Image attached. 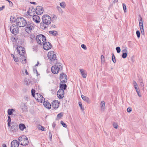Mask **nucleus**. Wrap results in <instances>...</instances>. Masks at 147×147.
I'll list each match as a JSON object with an SVG mask.
<instances>
[{
  "mask_svg": "<svg viewBox=\"0 0 147 147\" xmlns=\"http://www.w3.org/2000/svg\"><path fill=\"white\" fill-rule=\"evenodd\" d=\"M42 20L43 23H40V26L42 29H45L46 28V26H45L43 24L47 25H49L51 22V19L50 16L48 15H46L42 16Z\"/></svg>",
  "mask_w": 147,
  "mask_h": 147,
  "instance_id": "obj_1",
  "label": "nucleus"
},
{
  "mask_svg": "<svg viewBox=\"0 0 147 147\" xmlns=\"http://www.w3.org/2000/svg\"><path fill=\"white\" fill-rule=\"evenodd\" d=\"M11 19L12 18L10 19V21L11 22L13 23L16 21V24L20 27L25 26L27 22L26 20L23 17L18 18L16 19H14V20L13 21H12Z\"/></svg>",
  "mask_w": 147,
  "mask_h": 147,
  "instance_id": "obj_2",
  "label": "nucleus"
},
{
  "mask_svg": "<svg viewBox=\"0 0 147 147\" xmlns=\"http://www.w3.org/2000/svg\"><path fill=\"white\" fill-rule=\"evenodd\" d=\"M47 57L51 61V62L53 61V63L57 65L58 63V60L56 59V55L54 54L53 51H49Z\"/></svg>",
  "mask_w": 147,
  "mask_h": 147,
  "instance_id": "obj_3",
  "label": "nucleus"
},
{
  "mask_svg": "<svg viewBox=\"0 0 147 147\" xmlns=\"http://www.w3.org/2000/svg\"><path fill=\"white\" fill-rule=\"evenodd\" d=\"M36 38L37 43L41 46L46 40V37L42 34L37 35L36 36Z\"/></svg>",
  "mask_w": 147,
  "mask_h": 147,
  "instance_id": "obj_4",
  "label": "nucleus"
},
{
  "mask_svg": "<svg viewBox=\"0 0 147 147\" xmlns=\"http://www.w3.org/2000/svg\"><path fill=\"white\" fill-rule=\"evenodd\" d=\"M57 65L53 66L51 68V71L53 74H58L59 72L62 70V66L60 63H57Z\"/></svg>",
  "mask_w": 147,
  "mask_h": 147,
  "instance_id": "obj_5",
  "label": "nucleus"
},
{
  "mask_svg": "<svg viewBox=\"0 0 147 147\" xmlns=\"http://www.w3.org/2000/svg\"><path fill=\"white\" fill-rule=\"evenodd\" d=\"M18 142L20 144L23 146H26L28 143V139L25 136L20 137L18 139Z\"/></svg>",
  "mask_w": 147,
  "mask_h": 147,
  "instance_id": "obj_6",
  "label": "nucleus"
},
{
  "mask_svg": "<svg viewBox=\"0 0 147 147\" xmlns=\"http://www.w3.org/2000/svg\"><path fill=\"white\" fill-rule=\"evenodd\" d=\"M26 26L25 30L28 34L31 32V30L33 29L34 27V24L31 21L28 22Z\"/></svg>",
  "mask_w": 147,
  "mask_h": 147,
  "instance_id": "obj_7",
  "label": "nucleus"
},
{
  "mask_svg": "<svg viewBox=\"0 0 147 147\" xmlns=\"http://www.w3.org/2000/svg\"><path fill=\"white\" fill-rule=\"evenodd\" d=\"M10 31L12 34L16 35L18 33L19 28L17 25L13 24L10 27Z\"/></svg>",
  "mask_w": 147,
  "mask_h": 147,
  "instance_id": "obj_8",
  "label": "nucleus"
},
{
  "mask_svg": "<svg viewBox=\"0 0 147 147\" xmlns=\"http://www.w3.org/2000/svg\"><path fill=\"white\" fill-rule=\"evenodd\" d=\"M35 99L38 102H42V101L45 100L43 96L40 94L36 93L34 97Z\"/></svg>",
  "mask_w": 147,
  "mask_h": 147,
  "instance_id": "obj_9",
  "label": "nucleus"
},
{
  "mask_svg": "<svg viewBox=\"0 0 147 147\" xmlns=\"http://www.w3.org/2000/svg\"><path fill=\"white\" fill-rule=\"evenodd\" d=\"M60 82L66 83L67 80V77L66 74H60L59 78Z\"/></svg>",
  "mask_w": 147,
  "mask_h": 147,
  "instance_id": "obj_10",
  "label": "nucleus"
},
{
  "mask_svg": "<svg viewBox=\"0 0 147 147\" xmlns=\"http://www.w3.org/2000/svg\"><path fill=\"white\" fill-rule=\"evenodd\" d=\"M43 48L44 49L46 50H48L51 48L52 45L49 42L45 41L42 44Z\"/></svg>",
  "mask_w": 147,
  "mask_h": 147,
  "instance_id": "obj_11",
  "label": "nucleus"
},
{
  "mask_svg": "<svg viewBox=\"0 0 147 147\" xmlns=\"http://www.w3.org/2000/svg\"><path fill=\"white\" fill-rule=\"evenodd\" d=\"M43 12V8L41 6H37L35 9V12L38 15H41Z\"/></svg>",
  "mask_w": 147,
  "mask_h": 147,
  "instance_id": "obj_12",
  "label": "nucleus"
},
{
  "mask_svg": "<svg viewBox=\"0 0 147 147\" xmlns=\"http://www.w3.org/2000/svg\"><path fill=\"white\" fill-rule=\"evenodd\" d=\"M64 90H59L57 92V95L58 97L60 99L63 98L64 96Z\"/></svg>",
  "mask_w": 147,
  "mask_h": 147,
  "instance_id": "obj_13",
  "label": "nucleus"
},
{
  "mask_svg": "<svg viewBox=\"0 0 147 147\" xmlns=\"http://www.w3.org/2000/svg\"><path fill=\"white\" fill-rule=\"evenodd\" d=\"M23 47L21 46H18L17 47V50L19 54L23 56L25 51L23 49Z\"/></svg>",
  "mask_w": 147,
  "mask_h": 147,
  "instance_id": "obj_14",
  "label": "nucleus"
},
{
  "mask_svg": "<svg viewBox=\"0 0 147 147\" xmlns=\"http://www.w3.org/2000/svg\"><path fill=\"white\" fill-rule=\"evenodd\" d=\"M33 20L36 23L38 24L40 21V18L37 15H34L32 16Z\"/></svg>",
  "mask_w": 147,
  "mask_h": 147,
  "instance_id": "obj_15",
  "label": "nucleus"
},
{
  "mask_svg": "<svg viewBox=\"0 0 147 147\" xmlns=\"http://www.w3.org/2000/svg\"><path fill=\"white\" fill-rule=\"evenodd\" d=\"M35 9L32 7L30 8L29 10L28 11L27 13L29 15L32 16L35 14Z\"/></svg>",
  "mask_w": 147,
  "mask_h": 147,
  "instance_id": "obj_16",
  "label": "nucleus"
},
{
  "mask_svg": "<svg viewBox=\"0 0 147 147\" xmlns=\"http://www.w3.org/2000/svg\"><path fill=\"white\" fill-rule=\"evenodd\" d=\"M59 102L58 100L54 101L52 103V107L54 109H56L59 106Z\"/></svg>",
  "mask_w": 147,
  "mask_h": 147,
  "instance_id": "obj_17",
  "label": "nucleus"
},
{
  "mask_svg": "<svg viewBox=\"0 0 147 147\" xmlns=\"http://www.w3.org/2000/svg\"><path fill=\"white\" fill-rule=\"evenodd\" d=\"M19 142L16 140H13L11 143V147H18Z\"/></svg>",
  "mask_w": 147,
  "mask_h": 147,
  "instance_id": "obj_18",
  "label": "nucleus"
},
{
  "mask_svg": "<svg viewBox=\"0 0 147 147\" xmlns=\"http://www.w3.org/2000/svg\"><path fill=\"white\" fill-rule=\"evenodd\" d=\"M59 90H63L66 89L67 88V86L66 84V83H63L60 82L59 83Z\"/></svg>",
  "mask_w": 147,
  "mask_h": 147,
  "instance_id": "obj_19",
  "label": "nucleus"
},
{
  "mask_svg": "<svg viewBox=\"0 0 147 147\" xmlns=\"http://www.w3.org/2000/svg\"><path fill=\"white\" fill-rule=\"evenodd\" d=\"M43 105L45 108L48 109H50L51 108V105L49 102L44 101L43 102Z\"/></svg>",
  "mask_w": 147,
  "mask_h": 147,
  "instance_id": "obj_20",
  "label": "nucleus"
},
{
  "mask_svg": "<svg viewBox=\"0 0 147 147\" xmlns=\"http://www.w3.org/2000/svg\"><path fill=\"white\" fill-rule=\"evenodd\" d=\"M81 97L82 99L85 102H87L88 103H89L90 102V100L89 98L85 96H84L83 95H82Z\"/></svg>",
  "mask_w": 147,
  "mask_h": 147,
  "instance_id": "obj_21",
  "label": "nucleus"
},
{
  "mask_svg": "<svg viewBox=\"0 0 147 147\" xmlns=\"http://www.w3.org/2000/svg\"><path fill=\"white\" fill-rule=\"evenodd\" d=\"M100 107L101 110L103 111L105 109V103L104 101H101L100 103Z\"/></svg>",
  "mask_w": 147,
  "mask_h": 147,
  "instance_id": "obj_22",
  "label": "nucleus"
},
{
  "mask_svg": "<svg viewBox=\"0 0 147 147\" xmlns=\"http://www.w3.org/2000/svg\"><path fill=\"white\" fill-rule=\"evenodd\" d=\"M140 19L139 20V24L140 28H143V26L142 22V19L141 16L139 15Z\"/></svg>",
  "mask_w": 147,
  "mask_h": 147,
  "instance_id": "obj_23",
  "label": "nucleus"
},
{
  "mask_svg": "<svg viewBox=\"0 0 147 147\" xmlns=\"http://www.w3.org/2000/svg\"><path fill=\"white\" fill-rule=\"evenodd\" d=\"M19 128L20 130L21 131H23L26 128L25 125L22 123L20 124L19 125Z\"/></svg>",
  "mask_w": 147,
  "mask_h": 147,
  "instance_id": "obj_24",
  "label": "nucleus"
},
{
  "mask_svg": "<svg viewBox=\"0 0 147 147\" xmlns=\"http://www.w3.org/2000/svg\"><path fill=\"white\" fill-rule=\"evenodd\" d=\"M49 33L53 36H56L58 35L57 32L55 30L50 31H49Z\"/></svg>",
  "mask_w": 147,
  "mask_h": 147,
  "instance_id": "obj_25",
  "label": "nucleus"
},
{
  "mask_svg": "<svg viewBox=\"0 0 147 147\" xmlns=\"http://www.w3.org/2000/svg\"><path fill=\"white\" fill-rule=\"evenodd\" d=\"M15 110L13 109H8L7 110V113L9 115H11L13 113V112H14Z\"/></svg>",
  "mask_w": 147,
  "mask_h": 147,
  "instance_id": "obj_26",
  "label": "nucleus"
},
{
  "mask_svg": "<svg viewBox=\"0 0 147 147\" xmlns=\"http://www.w3.org/2000/svg\"><path fill=\"white\" fill-rule=\"evenodd\" d=\"M34 51L37 52L38 51V46L37 45H34L32 48Z\"/></svg>",
  "mask_w": 147,
  "mask_h": 147,
  "instance_id": "obj_27",
  "label": "nucleus"
},
{
  "mask_svg": "<svg viewBox=\"0 0 147 147\" xmlns=\"http://www.w3.org/2000/svg\"><path fill=\"white\" fill-rule=\"evenodd\" d=\"M7 122L8 125V127H10L11 125V119L10 116H8V117Z\"/></svg>",
  "mask_w": 147,
  "mask_h": 147,
  "instance_id": "obj_28",
  "label": "nucleus"
},
{
  "mask_svg": "<svg viewBox=\"0 0 147 147\" xmlns=\"http://www.w3.org/2000/svg\"><path fill=\"white\" fill-rule=\"evenodd\" d=\"M35 37L34 35H30L29 38L30 39L31 42L32 43L33 42L34 38Z\"/></svg>",
  "mask_w": 147,
  "mask_h": 147,
  "instance_id": "obj_29",
  "label": "nucleus"
},
{
  "mask_svg": "<svg viewBox=\"0 0 147 147\" xmlns=\"http://www.w3.org/2000/svg\"><path fill=\"white\" fill-rule=\"evenodd\" d=\"M11 56L12 57H13L14 61L15 62H18V58L16 57L13 54H11Z\"/></svg>",
  "mask_w": 147,
  "mask_h": 147,
  "instance_id": "obj_30",
  "label": "nucleus"
},
{
  "mask_svg": "<svg viewBox=\"0 0 147 147\" xmlns=\"http://www.w3.org/2000/svg\"><path fill=\"white\" fill-rule=\"evenodd\" d=\"M60 6L62 8H64L65 7V3L64 2H63L60 4Z\"/></svg>",
  "mask_w": 147,
  "mask_h": 147,
  "instance_id": "obj_31",
  "label": "nucleus"
},
{
  "mask_svg": "<svg viewBox=\"0 0 147 147\" xmlns=\"http://www.w3.org/2000/svg\"><path fill=\"white\" fill-rule=\"evenodd\" d=\"M127 53H123L122 55V57L123 59H125L127 57Z\"/></svg>",
  "mask_w": 147,
  "mask_h": 147,
  "instance_id": "obj_32",
  "label": "nucleus"
},
{
  "mask_svg": "<svg viewBox=\"0 0 147 147\" xmlns=\"http://www.w3.org/2000/svg\"><path fill=\"white\" fill-rule=\"evenodd\" d=\"M136 34L138 38H139L140 37V33L139 30H137L136 32Z\"/></svg>",
  "mask_w": 147,
  "mask_h": 147,
  "instance_id": "obj_33",
  "label": "nucleus"
},
{
  "mask_svg": "<svg viewBox=\"0 0 147 147\" xmlns=\"http://www.w3.org/2000/svg\"><path fill=\"white\" fill-rule=\"evenodd\" d=\"M116 50L118 53H119L121 52V49L119 47H117L116 48Z\"/></svg>",
  "mask_w": 147,
  "mask_h": 147,
  "instance_id": "obj_34",
  "label": "nucleus"
},
{
  "mask_svg": "<svg viewBox=\"0 0 147 147\" xmlns=\"http://www.w3.org/2000/svg\"><path fill=\"white\" fill-rule=\"evenodd\" d=\"M63 114L62 113H59L57 115V118L59 119V118H61V117L63 116Z\"/></svg>",
  "mask_w": 147,
  "mask_h": 147,
  "instance_id": "obj_35",
  "label": "nucleus"
},
{
  "mask_svg": "<svg viewBox=\"0 0 147 147\" xmlns=\"http://www.w3.org/2000/svg\"><path fill=\"white\" fill-rule=\"evenodd\" d=\"M101 61L102 63H104L105 62V57L103 55H101Z\"/></svg>",
  "mask_w": 147,
  "mask_h": 147,
  "instance_id": "obj_36",
  "label": "nucleus"
},
{
  "mask_svg": "<svg viewBox=\"0 0 147 147\" xmlns=\"http://www.w3.org/2000/svg\"><path fill=\"white\" fill-rule=\"evenodd\" d=\"M57 9L58 11L60 13L63 12V11L61 9V8L59 6H57Z\"/></svg>",
  "mask_w": 147,
  "mask_h": 147,
  "instance_id": "obj_37",
  "label": "nucleus"
},
{
  "mask_svg": "<svg viewBox=\"0 0 147 147\" xmlns=\"http://www.w3.org/2000/svg\"><path fill=\"white\" fill-rule=\"evenodd\" d=\"M61 123L62 125L63 126L65 127H67V125L63 121H61Z\"/></svg>",
  "mask_w": 147,
  "mask_h": 147,
  "instance_id": "obj_38",
  "label": "nucleus"
},
{
  "mask_svg": "<svg viewBox=\"0 0 147 147\" xmlns=\"http://www.w3.org/2000/svg\"><path fill=\"white\" fill-rule=\"evenodd\" d=\"M112 60L113 63H115L116 62V60L115 58V55H114L113 54V55L112 56Z\"/></svg>",
  "mask_w": 147,
  "mask_h": 147,
  "instance_id": "obj_39",
  "label": "nucleus"
},
{
  "mask_svg": "<svg viewBox=\"0 0 147 147\" xmlns=\"http://www.w3.org/2000/svg\"><path fill=\"white\" fill-rule=\"evenodd\" d=\"M80 72L81 74H86L87 72L86 70H85L84 69H80Z\"/></svg>",
  "mask_w": 147,
  "mask_h": 147,
  "instance_id": "obj_40",
  "label": "nucleus"
},
{
  "mask_svg": "<svg viewBox=\"0 0 147 147\" xmlns=\"http://www.w3.org/2000/svg\"><path fill=\"white\" fill-rule=\"evenodd\" d=\"M123 9L124 12H126V9H127L124 3H123Z\"/></svg>",
  "mask_w": 147,
  "mask_h": 147,
  "instance_id": "obj_41",
  "label": "nucleus"
},
{
  "mask_svg": "<svg viewBox=\"0 0 147 147\" xmlns=\"http://www.w3.org/2000/svg\"><path fill=\"white\" fill-rule=\"evenodd\" d=\"M35 90L33 89L31 90V93L32 94L33 96L34 97L35 94Z\"/></svg>",
  "mask_w": 147,
  "mask_h": 147,
  "instance_id": "obj_42",
  "label": "nucleus"
},
{
  "mask_svg": "<svg viewBox=\"0 0 147 147\" xmlns=\"http://www.w3.org/2000/svg\"><path fill=\"white\" fill-rule=\"evenodd\" d=\"M78 104L81 110L82 111L84 110V107H82V103L81 102H79Z\"/></svg>",
  "mask_w": 147,
  "mask_h": 147,
  "instance_id": "obj_43",
  "label": "nucleus"
},
{
  "mask_svg": "<svg viewBox=\"0 0 147 147\" xmlns=\"http://www.w3.org/2000/svg\"><path fill=\"white\" fill-rule=\"evenodd\" d=\"M113 126L116 129H117L118 128V125L117 124L115 123H113Z\"/></svg>",
  "mask_w": 147,
  "mask_h": 147,
  "instance_id": "obj_44",
  "label": "nucleus"
},
{
  "mask_svg": "<svg viewBox=\"0 0 147 147\" xmlns=\"http://www.w3.org/2000/svg\"><path fill=\"white\" fill-rule=\"evenodd\" d=\"M81 47L84 50H86L87 49V47L84 44H82L81 45Z\"/></svg>",
  "mask_w": 147,
  "mask_h": 147,
  "instance_id": "obj_45",
  "label": "nucleus"
},
{
  "mask_svg": "<svg viewBox=\"0 0 147 147\" xmlns=\"http://www.w3.org/2000/svg\"><path fill=\"white\" fill-rule=\"evenodd\" d=\"M33 72L34 74H38L36 68H34L33 69Z\"/></svg>",
  "mask_w": 147,
  "mask_h": 147,
  "instance_id": "obj_46",
  "label": "nucleus"
},
{
  "mask_svg": "<svg viewBox=\"0 0 147 147\" xmlns=\"http://www.w3.org/2000/svg\"><path fill=\"white\" fill-rule=\"evenodd\" d=\"M140 29L141 30L142 34L144 35V32L143 28H140Z\"/></svg>",
  "mask_w": 147,
  "mask_h": 147,
  "instance_id": "obj_47",
  "label": "nucleus"
},
{
  "mask_svg": "<svg viewBox=\"0 0 147 147\" xmlns=\"http://www.w3.org/2000/svg\"><path fill=\"white\" fill-rule=\"evenodd\" d=\"M127 112L128 113L131 112V111H132V109H131V108L130 107H128L127 109Z\"/></svg>",
  "mask_w": 147,
  "mask_h": 147,
  "instance_id": "obj_48",
  "label": "nucleus"
},
{
  "mask_svg": "<svg viewBox=\"0 0 147 147\" xmlns=\"http://www.w3.org/2000/svg\"><path fill=\"white\" fill-rule=\"evenodd\" d=\"M39 128L40 130L42 131H45V128L41 125H40Z\"/></svg>",
  "mask_w": 147,
  "mask_h": 147,
  "instance_id": "obj_49",
  "label": "nucleus"
},
{
  "mask_svg": "<svg viewBox=\"0 0 147 147\" xmlns=\"http://www.w3.org/2000/svg\"><path fill=\"white\" fill-rule=\"evenodd\" d=\"M138 96L140 97H141V94H140V90H137L136 91Z\"/></svg>",
  "mask_w": 147,
  "mask_h": 147,
  "instance_id": "obj_50",
  "label": "nucleus"
},
{
  "mask_svg": "<svg viewBox=\"0 0 147 147\" xmlns=\"http://www.w3.org/2000/svg\"><path fill=\"white\" fill-rule=\"evenodd\" d=\"M122 52H123V53H127V51L126 49V48H124L123 50H122Z\"/></svg>",
  "mask_w": 147,
  "mask_h": 147,
  "instance_id": "obj_51",
  "label": "nucleus"
},
{
  "mask_svg": "<svg viewBox=\"0 0 147 147\" xmlns=\"http://www.w3.org/2000/svg\"><path fill=\"white\" fill-rule=\"evenodd\" d=\"M134 87V88H135V89H136V91L137 90H140L139 87H138V85L135 86Z\"/></svg>",
  "mask_w": 147,
  "mask_h": 147,
  "instance_id": "obj_52",
  "label": "nucleus"
},
{
  "mask_svg": "<svg viewBox=\"0 0 147 147\" xmlns=\"http://www.w3.org/2000/svg\"><path fill=\"white\" fill-rule=\"evenodd\" d=\"M22 62L24 63H26V59L23 58L22 60Z\"/></svg>",
  "mask_w": 147,
  "mask_h": 147,
  "instance_id": "obj_53",
  "label": "nucleus"
},
{
  "mask_svg": "<svg viewBox=\"0 0 147 147\" xmlns=\"http://www.w3.org/2000/svg\"><path fill=\"white\" fill-rule=\"evenodd\" d=\"M82 77L84 78H85L86 77V74H81Z\"/></svg>",
  "mask_w": 147,
  "mask_h": 147,
  "instance_id": "obj_54",
  "label": "nucleus"
},
{
  "mask_svg": "<svg viewBox=\"0 0 147 147\" xmlns=\"http://www.w3.org/2000/svg\"><path fill=\"white\" fill-rule=\"evenodd\" d=\"M9 5L10 7H11L13 5L12 3L10 1L9 2Z\"/></svg>",
  "mask_w": 147,
  "mask_h": 147,
  "instance_id": "obj_55",
  "label": "nucleus"
},
{
  "mask_svg": "<svg viewBox=\"0 0 147 147\" xmlns=\"http://www.w3.org/2000/svg\"><path fill=\"white\" fill-rule=\"evenodd\" d=\"M5 7L4 5H3L1 7H0V11H2Z\"/></svg>",
  "mask_w": 147,
  "mask_h": 147,
  "instance_id": "obj_56",
  "label": "nucleus"
},
{
  "mask_svg": "<svg viewBox=\"0 0 147 147\" xmlns=\"http://www.w3.org/2000/svg\"><path fill=\"white\" fill-rule=\"evenodd\" d=\"M49 134L50 138V140H51L52 138V135L50 132H49Z\"/></svg>",
  "mask_w": 147,
  "mask_h": 147,
  "instance_id": "obj_57",
  "label": "nucleus"
},
{
  "mask_svg": "<svg viewBox=\"0 0 147 147\" xmlns=\"http://www.w3.org/2000/svg\"><path fill=\"white\" fill-rule=\"evenodd\" d=\"M133 84H134V86H135L138 85V84H137V83L136 82L134 81V82H133Z\"/></svg>",
  "mask_w": 147,
  "mask_h": 147,
  "instance_id": "obj_58",
  "label": "nucleus"
},
{
  "mask_svg": "<svg viewBox=\"0 0 147 147\" xmlns=\"http://www.w3.org/2000/svg\"><path fill=\"white\" fill-rule=\"evenodd\" d=\"M23 71H25L24 72L25 73V74H28V71H27V70L26 69L24 68L23 69Z\"/></svg>",
  "mask_w": 147,
  "mask_h": 147,
  "instance_id": "obj_59",
  "label": "nucleus"
},
{
  "mask_svg": "<svg viewBox=\"0 0 147 147\" xmlns=\"http://www.w3.org/2000/svg\"><path fill=\"white\" fill-rule=\"evenodd\" d=\"M17 39H18V38L17 37H15L13 38V41H14L13 40H15L16 41Z\"/></svg>",
  "mask_w": 147,
  "mask_h": 147,
  "instance_id": "obj_60",
  "label": "nucleus"
},
{
  "mask_svg": "<svg viewBox=\"0 0 147 147\" xmlns=\"http://www.w3.org/2000/svg\"><path fill=\"white\" fill-rule=\"evenodd\" d=\"M52 18H54L55 20H56L57 19V18L56 17V16L55 15H54L53 16V17H52Z\"/></svg>",
  "mask_w": 147,
  "mask_h": 147,
  "instance_id": "obj_61",
  "label": "nucleus"
},
{
  "mask_svg": "<svg viewBox=\"0 0 147 147\" xmlns=\"http://www.w3.org/2000/svg\"><path fill=\"white\" fill-rule=\"evenodd\" d=\"M51 27L52 28H55L56 27V26L54 24H52L51 25Z\"/></svg>",
  "mask_w": 147,
  "mask_h": 147,
  "instance_id": "obj_62",
  "label": "nucleus"
},
{
  "mask_svg": "<svg viewBox=\"0 0 147 147\" xmlns=\"http://www.w3.org/2000/svg\"><path fill=\"white\" fill-rule=\"evenodd\" d=\"M2 147H7L5 144H2Z\"/></svg>",
  "mask_w": 147,
  "mask_h": 147,
  "instance_id": "obj_63",
  "label": "nucleus"
},
{
  "mask_svg": "<svg viewBox=\"0 0 147 147\" xmlns=\"http://www.w3.org/2000/svg\"><path fill=\"white\" fill-rule=\"evenodd\" d=\"M30 3H31V4H34V5L36 4V2H30Z\"/></svg>",
  "mask_w": 147,
  "mask_h": 147,
  "instance_id": "obj_64",
  "label": "nucleus"
}]
</instances>
